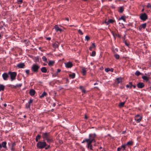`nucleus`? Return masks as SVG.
<instances>
[{"label": "nucleus", "mask_w": 151, "mask_h": 151, "mask_svg": "<svg viewBox=\"0 0 151 151\" xmlns=\"http://www.w3.org/2000/svg\"><path fill=\"white\" fill-rule=\"evenodd\" d=\"M2 77L4 80H7L8 78L9 77V76L7 73H4L3 74Z\"/></svg>", "instance_id": "12"}, {"label": "nucleus", "mask_w": 151, "mask_h": 151, "mask_svg": "<svg viewBox=\"0 0 151 151\" xmlns=\"http://www.w3.org/2000/svg\"><path fill=\"white\" fill-rule=\"evenodd\" d=\"M8 74L10 76L11 81H13L15 79L17 75V73L16 72L9 71Z\"/></svg>", "instance_id": "4"}, {"label": "nucleus", "mask_w": 151, "mask_h": 151, "mask_svg": "<svg viewBox=\"0 0 151 151\" xmlns=\"http://www.w3.org/2000/svg\"><path fill=\"white\" fill-rule=\"evenodd\" d=\"M146 26V24L145 23L141 25L139 28V30H141L142 28L145 29Z\"/></svg>", "instance_id": "11"}, {"label": "nucleus", "mask_w": 151, "mask_h": 151, "mask_svg": "<svg viewBox=\"0 0 151 151\" xmlns=\"http://www.w3.org/2000/svg\"><path fill=\"white\" fill-rule=\"evenodd\" d=\"M15 150V149L14 148V147H12V148H11V150L12 151H13L14 150Z\"/></svg>", "instance_id": "54"}, {"label": "nucleus", "mask_w": 151, "mask_h": 151, "mask_svg": "<svg viewBox=\"0 0 151 151\" xmlns=\"http://www.w3.org/2000/svg\"><path fill=\"white\" fill-rule=\"evenodd\" d=\"M40 68L39 65L37 64H33L31 67V69L32 71L35 73H37Z\"/></svg>", "instance_id": "3"}, {"label": "nucleus", "mask_w": 151, "mask_h": 151, "mask_svg": "<svg viewBox=\"0 0 151 151\" xmlns=\"http://www.w3.org/2000/svg\"><path fill=\"white\" fill-rule=\"evenodd\" d=\"M81 72L83 76L85 75L86 73V69L84 68H83Z\"/></svg>", "instance_id": "15"}, {"label": "nucleus", "mask_w": 151, "mask_h": 151, "mask_svg": "<svg viewBox=\"0 0 151 151\" xmlns=\"http://www.w3.org/2000/svg\"><path fill=\"white\" fill-rule=\"evenodd\" d=\"M61 71V70L60 69H58L57 72L56 73V75H57L58 73L60 72Z\"/></svg>", "instance_id": "47"}, {"label": "nucleus", "mask_w": 151, "mask_h": 151, "mask_svg": "<svg viewBox=\"0 0 151 151\" xmlns=\"http://www.w3.org/2000/svg\"><path fill=\"white\" fill-rule=\"evenodd\" d=\"M109 23H113L114 22V20L112 19H110L109 20Z\"/></svg>", "instance_id": "38"}, {"label": "nucleus", "mask_w": 151, "mask_h": 151, "mask_svg": "<svg viewBox=\"0 0 151 151\" xmlns=\"http://www.w3.org/2000/svg\"><path fill=\"white\" fill-rule=\"evenodd\" d=\"M132 86L134 88H135L136 87V86L135 85H132Z\"/></svg>", "instance_id": "61"}, {"label": "nucleus", "mask_w": 151, "mask_h": 151, "mask_svg": "<svg viewBox=\"0 0 151 151\" xmlns=\"http://www.w3.org/2000/svg\"><path fill=\"white\" fill-rule=\"evenodd\" d=\"M65 66L67 68H70L73 66V64L70 62H69L65 63Z\"/></svg>", "instance_id": "8"}, {"label": "nucleus", "mask_w": 151, "mask_h": 151, "mask_svg": "<svg viewBox=\"0 0 151 151\" xmlns=\"http://www.w3.org/2000/svg\"><path fill=\"white\" fill-rule=\"evenodd\" d=\"M135 74L137 76H139L140 75L142 74L139 71L137 70L135 73Z\"/></svg>", "instance_id": "27"}, {"label": "nucleus", "mask_w": 151, "mask_h": 151, "mask_svg": "<svg viewBox=\"0 0 151 151\" xmlns=\"http://www.w3.org/2000/svg\"><path fill=\"white\" fill-rule=\"evenodd\" d=\"M145 86L144 84L142 82H139L137 84V86L139 88H142Z\"/></svg>", "instance_id": "9"}, {"label": "nucleus", "mask_w": 151, "mask_h": 151, "mask_svg": "<svg viewBox=\"0 0 151 151\" xmlns=\"http://www.w3.org/2000/svg\"><path fill=\"white\" fill-rule=\"evenodd\" d=\"M132 82H130L129 83V84H127L126 85V87L127 88H131L132 87Z\"/></svg>", "instance_id": "20"}, {"label": "nucleus", "mask_w": 151, "mask_h": 151, "mask_svg": "<svg viewBox=\"0 0 151 151\" xmlns=\"http://www.w3.org/2000/svg\"><path fill=\"white\" fill-rule=\"evenodd\" d=\"M96 136V135L95 133L93 134H89V138L88 139H85L82 142V143L85 142H86L87 143V147L88 149L90 150H92V146L91 143L92 142H95V140L94 139Z\"/></svg>", "instance_id": "1"}, {"label": "nucleus", "mask_w": 151, "mask_h": 151, "mask_svg": "<svg viewBox=\"0 0 151 151\" xmlns=\"http://www.w3.org/2000/svg\"><path fill=\"white\" fill-rule=\"evenodd\" d=\"M140 18L142 20L144 21L147 19V16L145 13L141 14L140 16Z\"/></svg>", "instance_id": "6"}, {"label": "nucleus", "mask_w": 151, "mask_h": 151, "mask_svg": "<svg viewBox=\"0 0 151 151\" xmlns=\"http://www.w3.org/2000/svg\"><path fill=\"white\" fill-rule=\"evenodd\" d=\"M58 42H56L52 44V46L53 47L55 48V49H56V48H58Z\"/></svg>", "instance_id": "14"}, {"label": "nucleus", "mask_w": 151, "mask_h": 151, "mask_svg": "<svg viewBox=\"0 0 151 151\" xmlns=\"http://www.w3.org/2000/svg\"><path fill=\"white\" fill-rule=\"evenodd\" d=\"M142 119V117L139 115H136L135 117V120L137 123L141 121Z\"/></svg>", "instance_id": "7"}, {"label": "nucleus", "mask_w": 151, "mask_h": 151, "mask_svg": "<svg viewBox=\"0 0 151 151\" xmlns=\"http://www.w3.org/2000/svg\"><path fill=\"white\" fill-rule=\"evenodd\" d=\"M46 140H47V142L49 143L53 142V138L52 136H51L49 138L47 139Z\"/></svg>", "instance_id": "13"}, {"label": "nucleus", "mask_w": 151, "mask_h": 151, "mask_svg": "<svg viewBox=\"0 0 151 151\" xmlns=\"http://www.w3.org/2000/svg\"><path fill=\"white\" fill-rule=\"evenodd\" d=\"M65 20L67 21H69V19L68 18H66L65 19Z\"/></svg>", "instance_id": "55"}, {"label": "nucleus", "mask_w": 151, "mask_h": 151, "mask_svg": "<svg viewBox=\"0 0 151 151\" xmlns=\"http://www.w3.org/2000/svg\"><path fill=\"white\" fill-rule=\"evenodd\" d=\"M85 118L87 119L88 118V117L86 115L85 116Z\"/></svg>", "instance_id": "60"}, {"label": "nucleus", "mask_w": 151, "mask_h": 151, "mask_svg": "<svg viewBox=\"0 0 151 151\" xmlns=\"http://www.w3.org/2000/svg\"><path fill=\"white\" fill-rule=\"evenodd\" d=\"M123 41V42H124L125 45L127 46H129V43L128 42L127 40H125L124 38Z\"/></svg>", "instance_id": "26"}, {"label": "nucleus", "mask_w": 151, "mask_h": 151, "mask_svg": "<svg viewBox=\"0 0 151 151\" xmlns=\"http://www.w3.org/2000/svg\"><path fill=\"white\" fill-rule=\"evenodd\" d=\"M6 142H3L1 144L2 147L5 148H6Z\"/></svg>", "instance_id": "22"}, {"label": "nucleus", "mask_w": 151, "mask_h": 151, "mask_svg": "<svg viewBox=\"0 0 151 151\" xmlns=\"http://www.w3.org/2000/svg\"><path fill=\"white\" fill-rule=\"evenodd\" d=\"M133 142L132 141H129L127 142V145L128 146L131 145L133 144Z\"/></svg>", "instance_id": "32"}, {"label": "nucleus", "mask_w": 151, "mask_h": 151, "mask_svg": "<svg viewBox=\"0 0 151 151\" xmlns=\"http://www.w3.org/2000/svg\"><path fill=\"white\" fill-rule=\"evenodd\" d=\"M4 106L5 107H6L7 106L6 104H4Z\"/></svg>", "instance_id": "64"}, {"label": "nucleus", "mask_w": 151, "mask_h": 151, "mask_svg": "<svg viewBox=\"0 0 151 151\" xmlns=\"http://www.w3.org/2000/svg\"><path fill=\"white\" fill-rule=\"evenodd\" d=\"M121 147H122V148H123V150H124L126 147V145H122L121 146Z\"/></svg>", "instance_id": "40"}, {"label": "nucleus", "mask_w": 151, "mask_h": 151, "mask_svg": "<svg viewBox=\"0 0 151 151\" xmlns=\"http://www.w3.org/2000/svg\"><path fill=\"white\" fill-rule=\"evenodd\" d=\"M50 147V145H48V146H47V147H46L45 148V149L46 150H47V149H48V148H49Z\"/></svg>", "instance_id": "50"}, {"label": "nucleus", "mask_w": 151, "mask_h": 151, "mask_svg": "<svg viewBox=\"0 0 151 151\" xmlns=\"http://www.w3.org/2000/svg\"><path fill=\"white\" fill-rule=\"evenodd\" d=\"M55 28L57 32H58L59 31H60V32H61L62 31V29H61L59 28L58 26L57 25H55Z\"/></svg>", "instance_id": "17"}, {"label": "nucleus", "mask_w": 151, "mask_h": 151, "mask_svg": "<svg viewBox=\"0 0 151 151\" xmlns=\"http://www.w3.org/2000/svg\"><path fill=\"white\" fill-rule=\"evenodd\" d=\"M39 59L38 57H35V58L34 61L35 62H39Z\"/></svg>", "instance_id": "33"}, {"label": "nucleus", "mask_w": 151, "mask_h": 151, "mask_svg": "<svg viewBox=\"0 0 151 151\" xmlns=\"http://www.w3.org/2000/svg\"><path fill=\"white\" fill-rule=\"evenodd\" d=\"M78 33L81 35H83V32H82V31L80 29H79L78 30Z\"/></svg>", "instance_id": "41"}, {"label": "nucleus", "mask_w": 151, "mask_h": 151, "mask_svg": "<svg viewBox=\"0 0 151 151\" xmlns=\"http://www.w3.org/2000/svg\"><path fill=\"white\" fill-rule=\"evenodd\" d=\"M47 94L46 92H44L40 96V98H42L43 97H44V96H46Z\"/></svg>", "instance_id": "25"}, {"label": "nucleus", "mask_w": 151, "mask_h": 151, "mask_svg": "<svg viewBox=\"0 0 151 151\" xmlns=\"http://www.w3.org/2000/svg\"><path fill=\"white\" fill-rule=\"evenodd\" d=\"M57 75H56V73H55V74L52 75L53 77H55Z\"/></svg>", "instance_id": "59"}, {"label": "nucleus", "mask_w": 151, "mask_h": 151, "mask_svg": "<svg viewBox=\"0 0 151 151\" xmlns=\"http://www.w3.org/2000/svg\"><path fill=\"white\" fill-rule=\"evenodd\" d=\"M26 73L27 74H29V70H27L25 71Z\"/></svg>", "instance_id": "48"}, {"label": "nucleus", "mask_w": 151, "mask_h": 151, "mask_svg": "<svg viewBox=\"0 0 151 151\" xmlns=\"http://www.w3.org/2000/svg\"><path fill=\"white\" fill-rule=\"evenodd\" d=\"M41 71L44 73H46L47 72V69L45 67H43L41 68Z\"/></svg>", "instance_id": "19"}, {"label": "nucleus", "mask_w": 151, "mask_h": 151, "mask_svg": "<svg viewBox=\"0 0 151 151\" xmlns=\"http://www.w3.org/2000/svg\"><path fill=\"white\" fill-rule=\"evenodd\" d=\"M114 56L115 57V58L117 59H119V55L117 54H115L114 55Z\"/></svg>", "instance_id": "35"}, {"label": "nucleus", "mask_w": 151, "mask_h": 151, "mask_svg": "<svg viewBox=\"0 0 151 151\" xmlns=\"http://www.w3.org/2000/svg\"><path fill=\"white\" fill-rule=\"evenodd\" d=\"M119 19H122L124 21H125V16H122Z\"/></svg>", "instance_id": "36"}, {"label": "nucleus", "mask_w": 151, "mask_h": 151, "mask_svg": "<svg viewBox=\"0 0 151 151\" xmlns=\"http://www.w3.org/2000/svg\"><path fill=\"white\" fill-rule=\"evenodd\" d=\"M42 60L43 61L45 62H47V60L45 56H43L42 58Z\"/></svg>", "instance_id": "34"}, {"label": "nucleus", "mask_w": 151, "mask_h": 151, "mask_svg": "<svg viewBox=\"0 0 151 151\" xmlns=\"http://www.w3.org/2000/svg\"><path fill=\"white\" fill-rule=\"evenodd\" d=\"M22 2V0H19L18 1V3L19 4H21Z\"/></svg>", "instance_id": "44"}, {"label": "nucleus", "mask_w": 151, "mask_h": 151, "mask_svg": "<svg viewBox=\"0 0 151 151\" xmlns=\"http://www.w3.org/2000/svg\"><path fill=\"white\" fill-rule=\"evenodd\" d=\"M85 39L87 41H88L90 40V37L88 36L87 35L85 37Z\"/></svg>", "instance_id": "39"}, {"label": "nucleus", "mask_w": 151, "mask_h": 151, "mask_svg": "<svg viewBox=\"0 0 151 151\" xmlns=\"http://www.w3.org/2000/svg\"><path fill=\"white\" fill-rule=\"evenodd\" d=\"M122 149V147H118V148H117V150L118 151H120Z\"/></svg>", "instance_id": "52"}, {"label": "nucleus", "mask_w": 151, "mask_h": 151, "mask_svg": "<svg viewBox=\"0 0 151 151\" xmlns=\"http://www.w3.org/2000/svg\"><path fill=\"white\" fill-rule=\"evenodd\" d=\"M105 23H106L107 25L109 24V21H108V22H106V21H105Z\"/></svg>", "instance_id": "53"}, {"label": "nucleus", "mask_w": 151, "mask_h": 151, "mask_svg": "<svg viewBox=\"0 0 151 151\" xmlns=\"http://www.w3.org/2000/svg\"><path fill=\"white\" fill-rule=\"evenodd\" d=\"M35 92L34 90L31 89L29 91L30 94L32 96H34L35 93Z\"/></svg>", "instance_id": "18"}, {"label": "nucleus", "mask_w": 151, "mask_h": 151, "mask_svg": "<svg viewBox=\"0 0 151 151\" xmlns=\"http://www.w3.org/2000/svg\"><path fill=\"white\" fill-rule=\"evenodd\" d=\"M92 47H96V45H95V44L94 43H93L92 44Z\"/></svg>", "instance_id": "49"}, {"label": "nucleus", "mask_w": 151, "mask_h": 151, "mask_svg": "<svg viewBox=\"0 0 151 151\" xmlns=\"http://www.w3.org/2000/svg\"><path fill=\"white\" fill-rule=\"evenodd\" d=\"M85 91H85V90L84 89H83V90H82V92H84V93H85Z\"/></svg>", "instance_id": "63"}, {"label": "nucleus", "mask_w": 151, "mask_h": 151, "mask_svg": "<svg viewBox=\"0 0 151 151\" xmlns=\"http://www.w3.org/2000/svg\"><path fill=\"white\" fill-rule=\"evenodd\" d=\"M93 48V47L92 46H91L89 47V49L90 50H92V48Z\"/></svg>", "instance_id": "57"}, {"label": "nucleus", "mask_w": 151, "mask_h": 151, "mask_svg": "<svg viewBox=\"0 0 151 151\" xmlns=\"http://www.w3.org/2000/svg\"><path fill=\"white\" fill-rule=\"evenodd\" d=\"M125 103V102H121L119 104V106L120 107H123L124 106Z\"/></svg>", "instance_id": "31"}, {"label": "nucleus", "mask_w": 151, "mask_h": 151, "mask_svg": "<svg viewBox=\"0 0 151 151\" xmlns=\"http://www.w3.org/2000/svg\"><path fill=\"white\" fill-rule=\"evenodd\" d=\"M114 69L112 68H111V69H110V71H111V72H113V71Z\"/></svg>", "instance_id": "58"}, {"label": "nucleus", "mask_w": 151, "mask_h": 151, "mask_svg": "<svg viewBox=\"0 0 151 151\" xmlns=\"http://www.w3.org/2000/svg\"><path fill=\"white\" fill-rule=\"evenodd\" d=\"M55 62L53 61L50 60L49 61L48 65L49 66H52L54 64Z\"/></svg>", "instance_id": "23"}, {"label": "nucleus", "mask_w": 151, "mask_h": 151, "mask_svg": "<svg viewBox=\"0 0 151 151\" xmlns=\"http://www.w3.org/2000/svg\"><path fill=\"white\" fill-rule=\"evenodd\" d=\"M105 70L106 71V72H108V71H110V69L109 68H105Z\"/></svg>", "instance_id": "43"}, {"label": "nucleus", "mask_w": 151, "mask_h": 151, "mask_svg": "<svg viewBox=\"0 0 151 151\" xmlns=\"http://www.w3.org/2000/svg\"><path fill=\"white\" fill-rule=\"evenodd\" d=\"M96 52L95 51H93L92 52V54L91 55L92 56H94L95 55Z\"/></svg>", "instance_id": "37"}, {"label": "nucleus", "mask_w": 151, "mask_h": 151, "mask_svg": "<svg viewBox=\"0 0 151 151\" xmlns=\"http://www.w3.org/2000/svg\"><path fill=\"white\" fill-rule=\"evenodd\" d=\"M41 136L39 134H38L37 136H36V142H38V140L40 138Z\"/></svg>", "instance_id": "30"}, {"label": "nucleus", "mask_w": 151, "mask_h": 151, "mask_svg": "<svg viewBox=\"0 0 151 151\" xmlns=\"http://www.w3.org/2000/svg\"><path fill=\"white\" fill-rule=\"evenodd\" d=\"M117 83H121L122 82V78H118L116 79Z\"/></svg>", "instance_id": "24"}, {"label": "nucleus", "mask_w": 151, "mask_h": 151, "mask_svg": "<svg viewBox=\"0 0 151 151\" xmlns=\"http://www.w3.org/2000/svg\"><path fill=\"white\" fill-rule=\"evenodd\" d=\"M15 145V142H14L12 144V147H14Z\"/></svg>", "instance_id": "51"}, {"label": "nucleus", "mask_w": 151, "mask_h": 151, "mask_svg": "<svg viewBox=\"0 0 151 151\" xmlns=\"http://www.w3.org/2000/svg\"><path fill=\"white\" fill-rule=\"evenodd\" d=\"M42 136L43 138L46 139L52 136L49 132H46L45 133H42Z\"/></svg>", "instance_id": "5"}, {"label": "nucleus", "mask_w": 151, "mask_h": 151, "mask_svg": "<svg viewBox=\"0 0 151 151\" xmlns=\"http://www.w3.org/2000/svg\"><path fill=\"white\" fill-rule=\"evenodd\" d=\"M69 76L72 78H74L75 76V74L73 73L72 74H70L69 75Z\"/></svg>", "instance_id": "29"}, {"label": "nucleus", "mask_w": 151, "mask_h": 151, "mask_svg": "<svg viewBox=\"0 0 151 151\" xmlns=\"http://www.w3.org/2000/svg\"><path fill=\"white\" fill-rule=\"evenodd\" d=\"M22 86V84H17L16 85V87H20Z\"/></svg>", "instance_id": "45"}, {"label": "nucleus", "mask_w": 151, "mask_h": 151, "mask_svg": "<svg viewBox=\"0 0 151 151\" xmlns=\"http://www.w3.org/2000/svg\"><path fill=\"white\" fill-rule=\"evenodd\" d=\"M32 101H33V100L31 99H30L29 100V102H28L29 104H30L31 103H32Z\"/></svg>", "instance_id": "46"}, {"label": "nucleus", "mask_w": 151, "mask_h": 151, "mask_svg": "<svg viewBox=\"0 0 151 151\" xmlns=\"http://www.w3.org/2000/svg\"><path fill=\"white\" fill-rule=\"evenodd\" d=\"M142 78L143 80L146 81H148L149 79V77L146 76H143Z\"/></svg>", "instance_id": "16"}, {"label": "nucleus", "mask_w": 151, "mask_h": 151, "mask_svg": "<svg viewBox=\"0 0 151 151\" xmlns=\"http://www.w3.org/2000/svg\"><path fill=\"white\" fill-rule=\"evenodd\" d=\"M46 39L47 40H51V38L50 37H47Z\"/></svg>", "instance_id": "56"}, {"label": "nucleus", "mask_w": 151, "mask_h": 151, "mask_svg": "<svg viewBox=\"0 0 151 151\" xmlns=\"http://www.w3.org/2000/svg\"><path fill=\"white\" fill-rule=\"evenodd\" d=\"M147 7L148 8H151V4L150 3H148Z\"/></svg>", "instance_id": "42"}, {"label": "nucleus", "mask_w": 151, "mask_h": 151, "mask_svg": "<svg viewBox=\"0 0 151 151\" xmlns=\"http://www.w3.org/2000/svg\"><path fill=\"white\" fill-rule=\"evenodd\" d=\"M27 108H30V104L28 106H27Z\"/></svg>", "instance_id": "62"}, {"label": "nucleus", "mask_w": 151, "mask_h": 151, "mask_svg": "<svg viewBox=\"0 0 151 151\" xmlns=\"http://www.w3.org/2000/svg\"><path fill=\"white\" fill-rule=\"evenodd\" d=\"M5 86L2 84H0V91H4V89Z\"/></svg>", "instance_id": "21"}, {"label": "nucleus", "mask_w": 151, "mask_h": 151, "mask_svg": "<svg viewBox=\"0 0 151 151\" xmlns=\"http://www.w3.org/2000/svg\"><path fill=\"white\" fill-rule=\"evenodd\" d=\"M124 10V7L122 6H121L119 7V12L120 13H122Z\"/></svg>", "instance_id": "28"}, {"label": "nucleus", "mask_w": 151, "mask_h": 151, "mask_svg": "<svg viewBox=\"0 0 151 151\" xmlns=\"http://www.w3.org/2000/svg\"><path fill=\"white\" fill-rule=\"evenodd\" d=\"M46 146L47 144L45 142L39 141L37 144L38 148L40 149H43Z\"/></svg>", "instance_id": "2"}, {"label": "nucleus", "mask_w": 151, "mask_h": 151, "mask_svg": "<svg viewBox=\"0 0 151 151\" xmlns=\"http://www.w3.org/2000/svg\"><path fill=\"white\" fill-rule=\"evenodd\" d=\"M25 66V64L24 63H19L17 65V67L19 68H23Z\"/></svg>", "instance_id": "10"}]
</instances>
